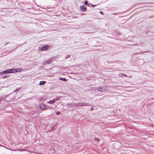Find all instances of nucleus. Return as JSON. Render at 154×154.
I'll use <instances>...</instances> for the list:
<instances>
[{
  "label": "nucleus",
  "mask_w": 154,
  "mask_h": 154,
  "mask_svg": "<svg viewBox=\"0 0 154 154\" xmlns=\"http://www.w3.org/2000/svg\"><path fill=\"white\" fill-rule=\"evenodd\" d=\"M73 104L75 105L76 107H80L84 106H90L89 104L88 103H73Z\"/></svg>",
  "instance_id": "nucleus-1"
},
{
  "label": "nucleus",
  "mask_w": 154,
  "mask_h": 154,
  "mask_svg": "<svg viewBox=\"0 0 154 154\" xmlns=\"http://www.w3.org/2000/svg\"><path fill=\"white\" fill-rule=\"evenodd\" d=\"M107 88L106 87H100L98 88V91H99L104 92L106 91Z\"/></svg>",
  "instance_id": "nucleus-2"
},
{
  "label": "nucleus",
  "mask_w": 154,
  "mask_h": 154,
  "mask_svg": "<svg viewBox=\"0 0 154 154\" xmlns=\"http://www.w3.org/2000/svg\"><path fill=\"white\" fill-rule=\"evenodd\" d=\"M48 46L47 45H45L42 47L40 49V51H45L48 49Z\"/></svg>",
  "instance_id": "nucleus-3"
},
{
  "label": "nucleus",
  "mask_w": 154,
  "mask_h": 154,
  "mask_svg": "<svg viewBox=\"0 0 154 154\" xmlns=\"http://www.w3.org/2000/svg\"><path fill=\"white\" fill-rule=\"evenodd\" d=\"M39 107L41 109L44 110H45L46 109V106L44 104L42 103L40 104Z\"/></svg>",
  "instance_id": "nucleus-4"
},
{
  "label": "nucleus",
  "mask_w": 154,
  "mask_h": 154,
  "mask_svg": "<svg viewBox=\"0 0 154 154\" xmlns=\"http://www.w3.org/2000/svg\"><path fill=\"white\" fill-rule=\"evenodd\" d=\"M51 62V59H48L47 60L45 61L43 64V65H45L47 64H50Z\"/></svg>",
  "instance_id": "nucleus-5"
},
{
  "label": "nucleus",
  "mask_w": 154,
  "mask_h": 154,
  "mask_svg": "<svg viewBox=\"0 0 154 154\" xmlns=\"http://www.w3.org/2000/svg\"><path fill=\"white\" fill-rule=\"evenodd\" d=\"M80 9L82 11H85L87 10V8L84 5H81Z\"/></svg>",
  "instance_id": "nucleus-6"
},
{
  "label": "nucleus",
  "mask_w": 154,
  "mask_h": 154,
  "mask_svg": "<svg viewBox=\"0 0 154 154\" xmlns=\"http://www.w3.org/2000/svg\"><path fill=\"white\" fill-rule=\"evenodd\" d=\"M9 73H15L17 72V71L14 68H12L11 69H9Z\"/></svg>",
  "instance_id": "nucleus-7"
},
{
  "label": "nucleus",
  "mask_w": 154,
  "mask_h": 154,
  "mask_svg": "<svg viewBox=\"0 0 154 154\" xmlns=\"http://www.w3.org/2000/svg\"><path fill=\"white\" fill-rule=\"evenodd\" d=\"M119 76L120 77H123L124 76V77H128V76L125 74H124L122 73H119Z\"/></svg>",
  "instance_id": "nucleus-8"
},
{
  "label": "nucleus",
  "mask_w": 154,
  "mask_h": 154,
  "mask_svg": "<svg viewBox=\"0 0 154 154\" xmlns=\"http://www.w3.org/2000/svg\"><path fill=\"white\" fill-rule=\"evenodd\" d=\"M55 101V99L50 100L47 102V103L49 104H53Z\"/></svg>",
  "instance_id": "nucleus-9"
},
{
  "label": "nucleus",
  "mask_w": 154,
  "mask_h": 154,
  "mask_svg": "<svg viewBox=\"0 0 154 154\" xmlns=\"http://www.w3.org/2000/svg\"><path fill=\"white\" fill-rule=\"evenodd\" d=\"M2 74L4 73V74H8V73H9V70H5L2 72H1V73Z\"/></svg>",
  "instance_id": "nucleus-10"
},
{
  "label": "nucleus",
  "mask_w": 154,
  "mask_h": 154,
  "mask_svg": "<svg viewBox=\"0 0 154 154\" xmlns=\"http://www.w3.org/2000/svg\"><path fill=\"white\" fill-rule=\"evenodd\" d=\"M17 72H21L23 71V69L22 68H17L15 69Z\"/></svg>",
  "instance_id": "nucleus-11"
},
{
  "label": "nucleus",
  "mask_w": 154,
  "mask_h": 154,
  "mask_svg": "<svg viewBox=\"0 0 154 154\" xmlns=\"http://www.w3.org/2000/svg\"><path fill=\"white\" fill-rule=\"evenodd\" d=\"M45 83L46 82L45 81H41L39 83V85H43L45 84Z\"/></svg>",
  "instance_id": "nucleus-12"
},
{
  "label": "nucleus",
  "mask_w": 154,
  "mask_h": 154,
  "mask_svg": "<svg viewBox=\"0 0 154 154\" xmlns=\"http://www.w3.org/2000/svg\"><path fill=\"white\" fill-rule=\"evenodd\" d=\"M59 79L60 80L66 82L67 81V79L65 78H60Z\"/></svg>",
  "instance_id": "nucleus-13"
},
{
  "label": "nucleus",
  "mask_w": 154,
  "mask_h": 154,
  "mask_svg": "<svg viewBox=\"0 0 154 154\" xmlns=\"http://www.w3.org/2000/svg\"><path fill=\"white\" fill-rule=\"evenodd\" d=\"M70 55H69H69H66L65 56V59H67L68 58H70Z\"/></svg>",
  "instance_id": "nucleus-14"
},
{
  "label": "nucleus",
  "mask_w": 154,
  "mask_h": 154,
  "mask_svg": "<svg viewBox=\"0 0 154 154\" xmlns=\"http://www.w3.org/2000/svg\"><path fill=\"white\" fill-rule=\"evenodd\" d=\"M68 103L67 104V105H69V106H75V105H74V104H73V103Z\"/></svg>",
  "instance_id": "nucleus-15"
},
{
  "label": "nucleus",
  "mask_w": 154,
  "mask_h": 154,
  "mask_svg": "<svg viewBox=\"0 0 154 154\" xmlns=\"http://www.w3.org/2000/svg\"><path fill=\"white\" fill-rule=\"evenodd\" d=\"M84 4L85 5H88V6H90L89 5V4H88V2L87 0H86L85 2H84Z\"/></svg>",
  "instance_id": "nucleus-16"
},
{
  "label": "nucleus",
  "mask_w": 154,
  "mask_h": 154,
  "mask_svg": "<svg viewBox=\"0 0 154 154\" xmlns=\"http://www.w3.org/2000/svg\"><path fill=\"white\" fill-rule=\"evenodd\" d=\"M94 140H95L97 141L98 142L100 140L99 139L96 137L94 138Z\"/></svg>",
  "instance_id": "nucleus-17"
},
{
  "label": "nucleus",
  "mask_w": 154,
  "mask_h": 154,
  "mask_svg": "<svg viewBox=\"0 0 154 154\" xmlns=\"http://www.w3.org/2000/svg\"><path fill=\"white\" fill-rule=\"evenodd\" d=\"M56 114L58 115H60V112H57Z\"/></svg>",
  "instance_id": "nucleus-18"
},
{
  "label": "nucleus",
  "mask_w": 154,
  "mask_h": 154,
  "mask_svg": "<svg viewBox=\"0 0 154 154\" xmlns=\"http://www.w3.org/2000/svg\"><path fill=\"white\" fill-rule=\"evenodd\" d=\"M91 5V6H90V7H94V6H96V5H93L91 4H89V5Z\"/></svg>",
  "instance_id": "nucleus-19"
},
{
  "label": "nucleus",
  "mask_w": 154,
  "mask_h": 154,
  "mask_svg": "<svg viewBox=\"0 0 154 154\" xmlns=\"http://www.w3.org/2000/svg\"><path fill=\"white\" fill-rule=\"evenodd\" d=\"M100 13L102 14L103 15V13L102 12V11H100Z\"/></svg>",
  "instance_id": "nucleus-20"
},
{
  "label": "nucleus",
  "mask_w": 154,
  "mask_h": 154,
  "mask_svg": "<svg viewBox=\"0 0 154 154\" xmlns=\"http://www.w3.org/2000/svg\"><path fill=\"white\" fill-rule=\"evenodd\" d=\"M19 89H16V90L15 91H18L19 90Z\"/></svg>",
  "instance_id": "nucleus-21"
},
{
  "label": "nucleus",
  "mask_w": 154,
  "mask_h": 154,
  "mask_svg": "<svg viewBox=\"0 0 154 154\" xmlns=\"http://www.w3.org/2000/svg\"><path fill=\"white\" fill-rule=\"evenodd\" d=\"M93 107H92L91 109H90V110L91 111H92L93 109Z\"/></svg>",
  "instance_id": "nucleus-22"
},
{
  "label": "nucleus",
  "mask_w": 154,
  "mask_h": 154,
  "mask_svg": "<svg viewBox=\"0 0 154 154\" xmlns=\"http://www.w3.org/2000/svg\"><path fill=\"white\" fill-rule=\"evenodd\" d=\"M146 52H147V51H144V52H143L142 53H141L142 54V53H146Z\"/></svg>",
  "instance_id": "nucleus-23"
},
{
  "label": "nucleus",
  "mask_w": 154,
  "mask_h": 154,
  "mask_svg": "<svg viewBox=\"0 0 154 154\" xmlns=\"http://www.w3.org/2000/svg\"><path fill=\"white\" fill-rule=\"evenodd\" d=\"M0 146H2L0 144Z\"/></svg>",
  "instance_id": "nucleus-24"
}]
</instances>
